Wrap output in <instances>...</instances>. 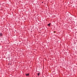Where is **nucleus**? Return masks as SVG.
<instances>
[{"mask_svg":"<svg viewBox=\"0 0 77 77\" xmlns=\"http://www.w3.org/2000/svg\"><path fill=\"white\" fill-rule=\"evenodd\" d=\"M0 36H3V34L2 33H0Z\"/></svg>","mask_w":77,"mask_h":77,"instance_id":"nucleus-1","label":"nucleus"},{"mask_svg":"<svg viewBox=\"0 0 77 77\" xmlns=\"http://www.w3.org/2000/svg\"><path fill=\"white\" fill-rule=\"evenodd\" d=\"M26 76H28V75H29V74H26Z\"/></svg>","mask_w":77,"mask_h":77,"instance_id":"nucleus-2","label":"nucleus"},{"mask_svg":"<svg viewBox=\"0 0 77 77\" xmlns=\"http://www.w3.org/2000/svg\"><path fill=\"white\" fill-rule=\"evenodd\" d=\"M50 24H51V23H49V24H48V26H50Z\"/></svg>","mask_w":77,"mask_h":77,"instance_id":"nucleus-3","label":"nucleus"},{"mask_svg":"<svg viewBox=\"0 0 77 77\" xmlns=\"http://www.w3.org/2000/svg\"><path fill=\"white\" fill-rule=\"evenodd\" d=\"M39 74H40L39 73H38V76L39 75Z\"/></svg>","mask_w":77,"mask_h":77,"instance_id":"nucleus-4","label":"nucleus"}]
</instances>
